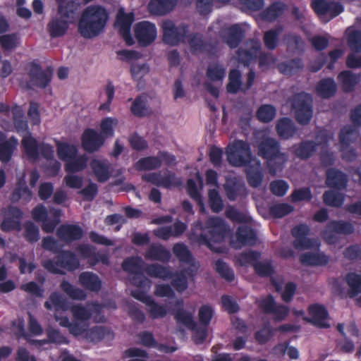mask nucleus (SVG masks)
Returning a JSON list of instances; mask_svg holds the SVG:
<instances>
[{"mask_svg":"<svg viewBox=\"0 0 361 361\" xmlns=\"http://www.w3.org/2000/svg\"><path fill=\"white\" fill-rule=\"evenodd\" d=\"M249 42L250 49L239 48L236 51L238 62L244 66H249L254 62L262 49V44L257 39H252Z\"/></svg>","mask_w":361,"mask_h":361,"instance_id":"17","label":"nucleus"},{"mask_svg":"<svg viewBox=\"0 0 361 361\" xmlns=\"http://www.w3.org/2000/svg\"><path fill=\"white\" fill-rule=\"evenodd\" d=\"M208 204L214 213H219L224 209L223 200L216 189H210L208 191Z\"/></svg>","mask_w":361,"mask_h":361,"instance_id":"57","label":"nucleus"},{"mask_svg":"<svg viewBox=\"0 0 361 361\" xmlns=\"http://www.w3.org/2000/svg\"><path fill=\"white\" fill-rule=\"evenodd\" d=\"M359 137L358 130L351 126L343 127L338 133L339 152L341 153V158L346 162H352L357 157L355 149L350 147V145L355 142Z\"/></svg>","mask_w":361,"mask_h":361,"instance_id":"4","label":"nucleus"},{"mask_svg":"<svg viewBox=\"0 0 361 361\" xmlns=\"http://www.w3.org/2000/svg\"><path fill=\"white\" fill-rule=\"evenodd\" d=\"M80 284L87 290L99 292L102 286V281L99 277L91 271H83L78 276Z\"/></svg>","mask_w":361,"mask_h":361,"instance_id":"25","label":"nucleus"},{"mask_svg":"<svg viewBox=\"0 0 361 361\" xmlns=\"http://www.w3.org/2000/svg\"><path fill=\"white\" fill-rule=\"evenodd\" d=\"M219 37L231 48H237L245 38V30L238 24L221 27Z\"/></svg>","mask_w":361,"mask_h":361,"instance_id":"13","label":"nucleus"},{"mask_svg":"<svg viewBox=\"0 0 361 361\" xmlns=\"http://www.w3.org/2000/svg\"><path fill=\"white\" fill-rule=\"evenodd\" d=\"M172 250L180 262L190 263L193 259L192 253L184 243L174 244Z\"/></svg>","mask_w":361,"mask_h":361,"instance_id":"59","label":"nucleus"},{"mask_svg":"<svg viewBox=\"0 0 361 361\" xmlns=\"http://www.w3.org/2000/svg\"><path fill=\"white\" fill-rule=\"evenodd\" d=\"M238 247L253 245L256 243V233L251 227L245 225L240 226L235 233Z\"/></svg>","mask_w":361,"mask_h":361,"instance_id":"31","label":"nucleus"},{"mask_svg":"<svg viewBox=\"0 0 361 361\" xmlns=\"http://www.w3.org/2000/svg\"><path fill=\"white\" fill-rule=\"evenodd\" d=\"M161 166V160L154 156L141 158L134 164L135 169L138 171L154 170L160 168Z\"/></svg>","mask_w":361,"mask_h":361,"instance_id":"45","label":"nucleus"},{"mask_svg":"<svg viewBox=\"0 0 361 361\" xmlns=\"http://www.w3.org/2000/svg\"><path fill=\"white\" fill-rule=\"evenodd\" d=\"M90 167L99 183H104L110 178V166L106 161L92 159Z\"/></svg>","mask_w":361,"mask_h":361,"instance_id":"36","label":"nucleus"},{"mask_svg":"<svg viewBox=\"0 0 361 361\" xmlns=\"http://www.w3.org/2000/svg\"><path fill=\"white\" fill-rule=\"evenodd\" d=\"M315 90L320 98L330 99L336 94L337 85L333 78H325L317 83Z\"/></svg>","mask_w":361,"mask_h":361,"instance_id":"27","label":"nucleus"},{"mask_svg":"<svg viewBox=\"0 0 361 361\" xmlns=\"http://www.w3.org/2000/svg\"><path fill=\"white\" fill-rule=\"evenodd\" d=\"M32 193L28 188L25 180V176L18 179L16 188L11 195V200L12 202H17L20 199L30 201L32 198Z\"/></svg>","mask_w":361,"mask_h":361,"instance_id":"34","label":"nucleus"},{"mask_svg":"<svg viewBox=\"0 0 361 361\" xmlns=\"http://www.w3.org/2000/svg\"><path fill=\"white\" fill-rule=\"evenodd\" d=\"M23 238L29 243H37L39 239V229L37 225L31 221H26L24 224Z\"/></svg>","mask_w":361,"mask_h":361,"instance_id":"52","label":"nucleus"},{"mask_svg":"<svg viewBox=\"0 0 361 361\" xmlns=\"http://www.w3.org/2000/svg\"><path fill=\"white\" fill-rule=\"evenodd\" d=\"M53 306L55 307L56 310H66L68 308L66 299L57 292L52 293L49 295V300L44 302V307L48 310H51Z\"/></svg>","mask_w":361,"mask_h":361,"instance_id":"54","label":"nucleus"},{"mask_svg":"<svg viewBox=\"0 0 361 361\" xmlns=\"http://www.w3.org/2000/svg\"><path fill=\"white\" fill-rule=\"evenodd\" d=\"M144 262L140 257H127L122 262L121 267L123 271L134 274L144 271L142 268Z\"/></svg>","mask_w":361,"mask_h":361,"instance_id":"50","label":"nucleus"},{"mask_svg":"<svg viewBox=\"0 0 361 361\" xmlns=\"http://www.w3.org/2000/svg\"><path fill=\"white\" fill-rule=\"evenodd\" d=\"M186 39L190 51L194 55L200 54L214 55L217 51V43L205 40L203 35L200 32L188 34Z\"/></svg>","mask_w":361,"mask_h":361,"instance_id":"9","label":"nucleus"},{"mask_svg":"<svg viewBox=\"0 0 361 361\" xmlns=\"http://www.w3.org/2000/svg\"><path fill=\"white\" fill-rule=\"evenodd\" d=\"M87 158L85 155L77 156L65 164V170L68 173H76L82 171L87 166Z\"/></svg>","mask_w":361,"mask_h":361,"instance_id":"58","label":"nucleus"},{"mask_svg":"<svg viewBox=\"0 0 361 361\" xmlns=\"http://www.w3.org/2000/svg\"><path fill=\"white\" fill-rule=\"evenodd\" d=\"M134 20L133 13L119 11L116 17V23L119 27V32L128 45H132L133 40L130 35V27Z\"/></svg>","mask_w":361,"mask_h":361,"instance_id":"22","label":"nucleus"},{"mask_svg":"<svg viewBox=\"0 0 361 361\" xmlns=\"http://www.w3.org/2000/svg\"><path fill=\"white\" fill-rule=\"evenodd\" d=\"M276 131L279 137L288 140L295 135L298 128L290 118L283 117L278 120L276 124Z\"/></svg>","mask_w":361,"mask_h":361,"instance_id":"28","label":"nucleus"},{"mask_svg":"<svg viewBox=\"0 0 361 361\" xmlns=\"http://www.w3.org/2000/svg\"><path fill=\"white\" fill-rule=\"evenodd\" d=\"M345 281L349 286L348 295L353 298L361 293V275L355 272L346 274Z\"/></svg>","mask_w":361,"mask_h":361,"instance_id":"49","label":"nucleus"},{"mask_svg":"<svg viewBox=\"0 0 361 361\" xmlns=\"http://www.w3.org/2000/svg\"><path fill=\"white\" fill-rule=\"evenodd\" d=\"M292 108L296 121L302 126L308 125L312 118V100L309 94L300 92L292 98Z\"/></svg>","mask_w":361,"mask_h":361,"instance_id":"5","label":"nucleus"},{"mask_svg":"<svg viewBox=\"0 0 361 361\" xmlns=\"http://www.w3.org/2000/svg\"><path fill=\"white\" fill-rule=\"evenodd\" d=\"M245 166V174L249 185L254 188H258L261 185L264 177L260 161H257L255 165L249 164Z\"/></svg>","mask_w":361,"mask_h":361,"instance_id":"32","label":"nucleus"},{"mask_svg":"<svg viewBox=\"0 0 361 361\" xmlns=\"http://www.w3.org/2000/svg\"><path fill=\"white\" fill-rule=\"evenodd\" d=\"M106 137L93 128H87L81 136L82 149L88 153L98 151L104 144Z\"/></svg>","mask_w":361,"mask_h":361,"instance_id":"15","label":"nucleus"},{"mask_svg":"<svg viewBox=\"0 0 361 361\" xmlns=\"http://www.w3.org/2000/svg\"><path fill=\"white\" fill-rule=\"evenodd\" d=\"M227 159L235 167L245 166L250 164L252 152L250 145L243 140H236L227 149Z\"/></svg>","mask_w":361,"mask_h":361,"instance_id":"7","label":"nucleus"},{"mask_svg":"<svg viewBox=\"0 0 361 361\" xmlns=\"http://www.w3.org/2000/svg\"><path fill=\"white\" fill-rule=\"evenodd\" d=\"M255 147L257 155L265 161L266 167L271 176H274L283 171L288 156L287 153L281 152L279 140L264 135L256 140Z\"/></svg>","mask_w":361,"mask_h":361,"instance_id":"2","label":"nucleus"},{"mask_svg":"<svg viewBox=\"0 0 361 361\" xmlns=\"http://www.w3.org/2000/svg\"><path fill=\"white\" fill-rule=\"evenodd\" d=\"M56 235L61 241L70 244L80 240L83 235V231L78 225L62 224L57 228Z\"/></svg>","mask_w":361,"mask_h":361,"instance_id":"16","label":"nucleus"},{"mask_svg":"<svg viewBox=\"0 0 361 361\" xmlns=\"http://www.w3.org/2000/svg\"><path fill=\"white\" fill-rule=\"evenodd\" d=\"M323 202L326 205L341 207L345 200L343 194L334 190H326L323 194Z\"/></svg>","mask_w":361,"mask_h":361,"instance_id":"53","label":"nucleus"},{"mask_svg":"<svg viewBox=\"0 0 361 361\" xmlns=\"http://www.w3.org/2000/svg\"><path fill=\"white\" fill-rule=\"evenodd\" d=\"M28 66L27 75L31 85L40 89H45L52 79V67L48 66L43 70L42 66L35 61L30 62Z\"/></svg>","mask_w":361,"mask_h":361,"instance_id":"8","label":"nucleus"},{"mask_svg":"<svg viewBox=\"0 0 361 361\" xmlns=\"http://www.w3.org/2000/svg\"><path fill=\"white\" fill-rule=\"evenodd\" d=\"M215 270L222 279L228 282H232L235 279L233 269L222 259H219L216 261Z\"/></svg>","mask_w":361,"mask_h":361,"instance_id":"62","label":"nucleus"},{"mask_svg":"<svg viewBox=\"0 0 361 361\" xmlns=\"http://www.w3.org/2000/svg\"><path fill=\"white\" fill-rule=\"evenodd\" d=\"M283 31V27L278 25L266 31L263 36L264 46L269 50H274L279 45V37Z\"/></svg>","mask_w":361,"mask_h":361,"instance_id":"46","label":"nucleus"},{"mask_svg":"<svg viewBox=\"0 0 361 361\" xmlns=\"http://www.w3.org/2000/svg\"><path fill=\"white\" fill-rule=\"evenodd\" d=\"M243 84L242 82L241 72L237 68H233L228 73V82L226 85V91L229 94L243 92Z\"/></svg>","mask_w":361,"mask_h":361,"instance_id":"38","label":"nucleus"},{"mask_svg":"<svg viewBox=\"0 0 361 361\" xmlns=\"http://www.w3.org/2000/svg\"><path fill=\"white\" fill-rule=\"evenodd\" d=\"M226 195L230 201H235L240 196L247 195V188L244 183L236 178H229L226 179L224 185Z\"/></svg>","mask_w":361,"mask_h":361,"instance_id":"21","label":"nucleus"},{"mask_svg":"<svg viewBox=\"0 0 361 361\" xmlns=\"http://www.w3.org/2000/svg\"><path fill=\"white\" fill-rule=\"evenodd\" d=\"M300 263L305 266H326L329 262V257L324 252H305L300 256Z\"/></svg>","mask_w":361,"mask_h":361,"instance_id":"33","label":"nucleus"},{"mask_svg":"<svg viewBox=\"0 0 361 361\" xmlns=\"http://www.w3.org/2000/svg\"><path fill=\"white\" fill-rule=\"evenodd\" d=\"M22 146L26 155L33 159H37L39 157V147L37 141L29 133L28 135L23 137L22 140Z\"/></svg>","mask_w":361,"mask_h":361,"instance_id":"48","label":"nucleus"},{"mask_svg":"<svg viewBox=\"0 0 361 361\" xmlns=\"http://www.w3.org/2000/svg\"><path fill=\"white\" fill-rule=\"evenodd\" d=\"M260 257V252L250 250L240 253L238 261L241 266L251 265L254 268L255 263L258 262Z\"/></svg>","mask_w":361,"mask_h":361,"instance_id":"63","label":"nucleus"},{"mask_svg":"<svg viewBox=\"0 0 361 361\" xmlns=\"http://www.w3.org/2000/svg\"><path fill=\"white\" fill-rule=\"evenodd\" d=\"M184 302L182 299H178L174 304V318L177 323L181 324L190 330L195 329L197 324L190 312L184 310Z\"/></svg>","mask_w":361,"mask_h":361,"instance_id":"20","label":"nucleus"},{"mask_svg":"<svg viewBox=\"0 0 361 361\" xmlns=\"http://www.w3.org/2000/svg\"><path fill=\"white\" fill-rule=\"evenodd\" d=\"M178 0H150L148 10L150 13L162 16L169 13L173 10Z\"/></svg>","mask_w":361,"mask_h":361,"instance_id":"26","label":"nucleus"},{"mask_svg":"<svg viewBox=\"0 0 361 361\" xmlns=\"http://www.w3.org/2000/svg\"><path fill=\"white\" fill-rule=\"evenodd\" d=\"M64 18L53 17L47 24V31L51 38L61 37L65 35L69 23Z\"/></svg>","mask_w":361,"mask_h":361,"instance_id":"29","label":"nucleus"},{"mask_svg":"<svg viewBox=\"0 0 361 361\" xmlns=\"http://www.w3.org/2000/svg\"><path fill=\"white\" fill-rule=\"evenodd\" d=\"M147 97L144 94L137 96L133 100L131 106V113L139 118L148 116L151 113V109L147 104Z\"/></svg>","mask_w":361,"mask_h":361,"instance_id":"39","label":"nucleus"},{"mask_svg":"<svg viewBox=\"0 0 361 361\" xmlns=\"http://www.w3.org/2000/svg\"><path fill=\"white\" fill-rule=\"evenodd\" d=\"M318 145L313 140H304L292 146L293 154L301 160H307L317 150Z\"/></svg>","mask_w":361,"mask_h":361,"instance_id":"23","label":"nucleus"},{"mask_svg":"<svg viewBox=\"0 0 361 361\" xmlns=\"http://www.w3.org/2000/svg\"><path fill=\"white\" fill-rule=\"evenodd\" d=\"M145 257L147 259L168 262L171 257V255L170 251L162 245L152 244L146 250Z\"/></svg>","mask_w":361,"mask_h":361,"instance_id":"30","label":"nucleus"},{"mask_svg":"<svg viewBox=\"0 0 361 361\" xmlns=\"http://www.w3.org/2000/svg\"><path fill=\"white\" fill-rule=\"evenodd\" d=\"M56 145L58 157L62 161L68 162L71 159L75 158L78 154V148L74 145L58 141Z\"/></svg>","mask_w":361,"mask_h":361,"instance_id":"44","label":"nucleus"},{"mask_svg":"<svg viewBox=\"0 0 361 361\" xmlns=\"http://www.w3.org/2000/svg\"><path fill=\"white\" fill-rule=\"evenodd\" d=\"M4 214L0 228L4 232L12 231H20L21 230V220L23 218V211L18 207L9 205L2 209Z\"/></svg>","mask_w":361,"mask_h":361,"instance_id":"11","label":"nucleus"},{"mask_svg":"<svg viewBox=\"0 0 361 361\" xmlns=\"http://www.w3.org/2000/svg\"><path fill=\"white\" fill-rule=\"evenodd\" d=\"M327 228L336 234L348 235L352 234L355 228L352 223L343 220H331L328 222Z\"/></svg>","mask_w":361,"mask_h":361,"instance_id":"47","label":"nucleus"},{"mask_svg":"<svg viewBox=\"0 0 361 361\" xmlns=\"http://www.w3.org/2000/svg\"><path fill=\"white\" fill-rule=\"evenodd\" d=\"M311 7L319 17L329 16V19L336 17L344 10L341 3L329 2L326 0H313Z\"/></svg>","mask_w":361,"mask_h":361,"instance_id":"14","label":"nucleus"},{"mask_svg":"<svg viewBox=\"0 0 361 361\" xmlns=\"http://www.w3.org/2000/svg\"><path fill=\"white\" fill-rule=\"evenodd\" d=\"M18 145V141L14 136H11L7 140L0 142V161L1 163L7 164L11 161Z\"/></svg>","mask_w":361,"mask_h":361,"instance_id":"35","label":"nucleus"},{"mask_svg":"<svg viewBox=\"0 0 361 361\" xmlns=\"http://www.w3.org/2000/svg\"><path fill=\"white\" fill-rule=\"evenodd\" d=\"M338 80L342 85L345 92H350L360 80V75L350 71H343L338 75Z\"/></svg>","mask_w":361,"mask_h":361,"instance_id":"41","label":"nucleus"},{"mask_svg":"<svg viewBox=\"0 0 361 361\" xmlns=\"http://www.w3.org/2000/svg\"><path fill=\"white\" fill-rule=\"evenodd\" d=\"M276 114V108L271 104L261 105L256 112V117L260 122L267 123L271 122Z\"/></svg>","mask_w":361,"mask_h":361,"instance_id":"51","label":"nucleus"},{"mask_svg":"<svg viewBox=\"0 0 361 361\" xmlns=\"http://www.w3.org/2000/svg\"><path fill=\"white\" fill-rule=\"evenodd\" d=\"M304 67L303 62L300 58H295L278 64V70L281 73L287 75H293Z\"/></svg>","mask_w":361,"mask_h":361,"instance_id":"43","label":"nucleus"},{"mask_svg":"<svg viewBox=\"0 0 361 361\" xmlns=\"http://www.w3.org/2000/svg\"><path fill=\"white\" fill-rule=\"evenodd\" d=\"M326 184L331 188L343 190L348 186V176L339 169L330 168L326 171Z\"/></svg>","mask_w":361,"mask_h":361,"instance_id":"19","label":"nucleus"},{"mask_svg":"<svg viewBox=\"0 0 361 361\" xmlns=\"http://www.w3.org/2000/svg\"><path fill=\"white\" fill-rule=\"evenodd\" d=\"M230 231L229 226L222 218L210 216L204 221L197 220L193 224L191 239L214 250L212 243L222 242Z\"/></svg>","mask_w":361,"mask_h":361,"instance_id":"1","label":"nucleus"},{"mask_svg":"<svg viewBox=\"0 0 361 361\" xmlns=\"http://www.w3.org/2000/svg\"><path fill=\"white\" fill-rule=\"evenodd\" d=\"M134 35L140 47H148L157 38V27L154 23L149 21L138 22L134 26Z\"/></svg>","mask_w":361,"mask_h":361,"instance_id":"10","label":"nucleus"},{"mask_svg":"<svg viewBox=\"0 0 361 361\" xmlns=\"http://www.w3.org/2000/svg\"><path fill=\"white\" fill-rule=\"evenodd\" d=\"M56 264L60 268L68 271H74L80 266V262L76 255L69 250H61L55 256Z\"/></svg>","mask_w":361,"mask_h":361,"instance_id":"24","label":"nucleus"},{"mask_svg":"<svg viewBox=\"0 0 361 361\" xmlns=\"http://www.w3.org/2000/svg\"><path fill=\"white\" fill-rule=\"evenodd\" d=\"M294 210V207L288 203H276L269 208V215L275 219L282 218Z\"/></svg>","mask_w":361,"mask_h":361,"instance_id":"56","label":"nucleus"},{"mask_svg":"<svg viewBox=\"0 0 361 361\" xmlns=\"http://www.w3.org/2000/svg\"><path fill=\"white\" fill-rule=\"evenodd\" d=\"M118 119L112 117H106L102 120L100 123V133L104 137H113L114 135V127L118 124Z\"/></svg>","mask_w":361,"mask_h":361,"instance_id":"61","label":"nucleus"},{"mask_svg":"<svg viewBox=\"0 0 361 361\" xmlns=\"http://www.w3.org/2000/svg\"><path fill=\"white\" fill-rule=\"evenodd\" d=\"M161 29L163 42L170 46H177L184 43L189 33L188 25L180 23L176 25L171 20L163 21Z\"/></svg>","mask_w":361,"mask_h":361,"instance_id":"6","label":"nucleus"},{"mask_svg":"<svg viewBox=\"0 0 361 361\" xmlns=\"http://www.w3.org/2000/svg\"><path fill=\"white\" fill-rule=\"evenodd\" d=\"M286 5L281 1L272 3L262 12V18L264 20L272 22L283 15Z\"/></svg>","mask_w":361,"mask_h":361,"instance_id":"42","label":"nucleus"},{"mask_svg":"<svg viewBox=\"0 0 361 361\" xmlns=\"http://www.w3.org/2000/svg\"><path fill=\"white\" fill-rule=\"evenodd\" d=\"M310 228L305 224H300L292 228L291 233L294 237L293 245L295 249L307 250L314 246L315 240L308 238Z\"/></svg>","mask_w":361,"mask_h":361,"instance_id":"12","label":"nucleus"},{"mask_svg":"<svg viewBox=\"0 0 361 361\" xmlns=\"http://www.w3.org/2000/svg\"><path fill=\"white\" fill-rule=\"evenodd\" d=\"M144 272L150 277L163 280L171 279L173 276V272L169 267L159 264H147L144 268Z\"/></svg>","mask_w":361,"mask_h":361,"instance_id":"37","label":"nucleus"},{"mask_svg":"<svg viewBox=\"0 0 361 361\" xmlns=\"http://www.w3.org/2000/svg\"><path fill=\"white\" fill-rule=\"evenodd\" d=\"M226 69L219 63L209 65L207 69V77L213 82L220 81L225 77Z\"/></svg>","mask_w":361,"mask_h":361,"instance_id":"64","label":"nucleus"},{"mask_svg":"<svg viewBox=\"0 0 361 361\" xmlns=\"http://www.w3.org/2000/svg\"><path fill=\"white\" fill-rule=\"evenodd\" d=\"M61 288L73 300H83L86 298L87 295L83 290L74 286L67 281H63L61 282Z\"/></svg>","mask_w":361,"mask_h":361,"instance_id":"55","label":"nucleus"},{"mask_svg":"<svg viewBox=\"0 0 361 361\" xmlns=\"http://www.w3.org/2000/svg\"><path fill=\"white\" fill-rule=\"evenodd\" d=\"M187 193L197 203L200 207V211L202 212H204V204L202 196L197 189L196 182L192 178H189L187 180Z\"/></svg>","mask_w":361,"mask_h":361,"instance_id":"60","label":"nucleus"},{"mask_svg":"<svg viewBox=\"0 0 361 361\" xmlns=\"http://www.w3.org/2000/svg\"><path fill=\"white\" fill-rule=\"evenodd\" d=\"M308 314L310 318L304 319L321 328H329V325L325 322L329 317L326 307L320 304H313L308 307Z\"/></svg>","mask_w":361,"mask_h":361,"instance_id":"18","label":"nucleus"},{"mask_svg":"<svg viewBox=\"0 0 361 361\" xmlns=\"http://www.w3.org/2000/svg\"><path fill=\"white\" fill-rule=\"evenodd\" d=\"M108 19L109 13L104 6H89L82 13L78 25V32L85 39L95 37L104 30Z\"/></svg>","mask_w":361,"mask_h":361,"instance_id":"3","label":"nucleus"},{"mask_svg":"<svg viewBox=\"0 0 361 361\" xmlns=\"http://www.w3.org/2000/svg\"><path fill=\"white\" fill-rule=\"evenodd\" d=\"M85 337L89 341L97 343L104 338H113L114 333L106 327L95 326L86 331Z\"/></svg>","mask_w":361,"mask_h":361,"instance_id":"40","label":"nucleus"}]
</instances>
